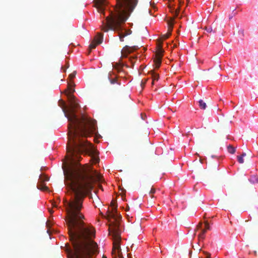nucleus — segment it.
Segmentation results:
<instances>
[{"instance_id": "10", "label": "nucleus", "mask_w": 258, "mask_h": 258, "mask_svg": "<svg viewBox=\"0 0 258 258\" xmlns=\"http://www.w3.org/2000/svg\"><path fill=\"white\" fill-rule=\"evenodd\" d=\"M150 74L152 76V85L154 84V83L155 81H158L159 80V74L156 73L153 70H152L151 71H150Z\"/></svg>"}, {"instance_id": "34", "label": "nucleus", "mask_w": 258, "mask_h": 258, "mask_svg": "<svg viewBox=\"0 0 258 258\" xmlns=\"http://www.w3.org/2000/svg\"><path fill=\"white\" fill-rule=\"evenodd\" d=\"M52 205H53V207H55L56 206V205H54V204H53Z\"/></svg>"}, {"instance_id": "18", "label": "nucleus", "mask_w": 258, "mask_h": 258, "mask_svg": "<svg viewBox=\"0 0 258 258\" xmlns=\"http://www.w3.org/2000/svg\"><path fill=\"white\" fill-rule=\"evenodd\" d=\"M205 30H206V31L208 33H212V32L215 33L216 32V30H213L212 28L211 27H205Z\"/></svg>"}, {"instance_id": "30", "label": "nucleus", "mask_w": 258, "mask_h": 258, "mask_svg": "<svg viewBox=\"0 0 258 258\" xmlns=\"http://www.w3.org/2000/svg\"><path fill=\"white\" fill-rule=\"evenodd\" d=\"M254 178H255V181L256 182H257V180H258L257 178H256V177H254Z\"/></svg>"}, {"instance_id": "39", "label": "nucleus", "mask_w": 258, "mask_h": 258, "mask_svg": "<svg viewBox=\"0 0 258 258\" xmlns=\"http://www.w3.org/2000/svg\"><path fill=\"white\" fill-rule=\"evenodd\" d=\"M232 10H233V11H234L235 10L233 9H232Z\"/></svg>"}, {"instance_id": "27", "label": "nucleus", "mask_w": 258, "mask_h": 258, "mask_svg": "<svg viewBox=\"0 0 258 258\" xmlns=\"http://www.w3.org/2000/svg\"><path fill=\"white\" fill-rule=\"evenodd\" d=\"M236 15V13H234L233 14L229 15V20H231L234 16Z\"/></svg>"}, {"instance_id": "6", "label": "nucleus", "mask_w": 258, "mask_h": 258, "mask_svg": "<svg viewBox=\"0 0 258 258\" xmlns=\"http://www.w3.org/2000/svg\"><path fill=\"white\" fill-rule=\"evenodd\" d=\"M103 35L100 33H97V35L94 37L89 45L90 50L94 49L98 44H101L103 41Z\"/></svg>"}, {"instance_id": "25", "label": "nucleus", "mask_w": 258, "mask_h": 258, "mask_svg": "<svg viewBox=\"0 0 258 258\" xmlns=\"http://www.w3.org/2000/svg\"><path fill=\"white\" fill-rule=\"evenodd\" d=\"M156 189L154 188H152L151 189L150 191V194L152 195L155 193Z\"/></svg>"}, {"instance_id": "31", "label": "nucleus", "mask_w": 258, "mask_h": 258, "mask_svg": "<svg viewBox=\"0 0 258 258\" xmlns=\"http://www.w3.org/2000/svg\"><path fill=\"white\" fill-rule=\"evenodd\" d=\"M45 180H48V177H45Z\"/></svg>"}, {"instance_id": "12", "label": "nucleus", "mask_w": 258, "mask_h": 258, "mask_svg": "<svg viewBox=\"0 0 258 258\" xmlns=\"http://www.w3.org/2000/svg\"><path fill=\"white\" fill-rule=\"evenodd\" d=\"M59 105L62 108V110L65 114V116H66V114H68V113H67V108L64 101L62 100H60L59 101Z\"/></svg>"}, {"instance_id": "36", "label": "nucleus", "mask_w": 258, "mask_h": 258, "mask_svg": "<svg viewBox=\"0 0 258 258\" xmlns=\"http://www.w3.org/2000/svg\"><path fill=\"white\" fill-rule=\"evenodd\" d=\"M144 116H146V115H144V116L143 115V117H144ZM142 118L144 119L143 118Z\"/></svg>"}, {"instance_id": "32", "label": "nucleus", "mask_w": 258, "mask_h": 258, "mask_svg": "<svg viewBox=\"0 0 258 258\" xmlns=\"http://www.w3.org/2000/svg\"><path fill=\"white\" fill-rule=\"evenodd\" d=\"M128 257L129 258H132V257H131V256L130 255V254H128Z\"/></svg>"}, {"instance_id": "35", "label": "nucleus", "mask_w": 258, "mask_h": 258, "mask_svg": "<svg viewBox=\"0 0 258 258\" xmlns=\"http://www.w3.org/2000/svg\"><path fill=\"white\" fill-rule=\"evenodd\" d=\"M49 212L52 213L53 212V211L52 210H50Z\"/></svg>"}, {"instance_id": "15", "label": "nucleus", "mask_w": 258, "mask_h": 258, "mask_svg": "<svg viewBox=\"0 0 258 258\" xmlns=\"http://www.w3.org/2000/svg\"><path fill=\"white\" fill-rule=\"evenodd\" d=\"M68 90L67 91V95L69 98V95H72V94L75 92V89L73 88V86L69 85L68 88Z\"/></svg>"}, {"instance_id": "13", "label": "nucleus", "mask_w": 258, "mask_h": 258, "mask_svg": "<svg viewBox=\"0 0 258 258\" xmlns=\"http://www.w3.org/2000/svg\"><path fill=\"white\" fill-rule=\"evenodd\" d=\"M161 59H162V58H160V57H159V58H156V57L155 58L154 62L156 68L158 69L160 67L161 63Z\"/></svg>"}, {"instance_id": "28", "label": "nucleus", "mask_w": 258, "mask_h": 258, "mask_svg": "<svg viewBox=\"0 0 258 258\" xmlns=\"http://www.w3.org/2000/svg\"><path fill=\"white\" fill-rule=\"evenodd\" d=\"M95 162L97 163L99 161V159L97 158H94Z\"/></svg>"}, {"instance_id": "7", "label": "nucleus", "mask_w": 258, "mask_h": 258, "mask_svg": "<svg viewBox=\"0 0 258 258\" xmlns=\"http://www.w3.org/2000/svg\"><path fill=\"white\" fill-rule=\"evenodd\" d=\"M106 0H95V6L99 12L103 13L105 15L104 7L106 6Z\"/></svg>"}, {"instance_id": "3", "label": "nucleus", "mask_w": 258, "mask_h": 258, "mask_svg": "<svg viewBox=\"0 0 258 258\" xmlns=\"http://www.w3.org/2000/svg\"><path fill=\"white\" fill-rule=\"evenodd\" d=\"M109 234L112 235L113 240L112 255L115 258L117 254L118 258H123L119 254L120 249V232L118 223H113L110 225L109 227Z\"/></svg>"}, {"instance_id": "33", "label": "nucleus", "mask_w": 258, "mask_h": 258, "mask_svg": "<svg viewBox=\"0 0 258 258\" xmlns=\"http://www.w3.org/2000/svg\"><path fill=\"white\" fill-rule=\"evenodd\" d=\"M102 258H107L105 256L103 255Z\"/></svg>"}, {"instance_id": "19", "label": "nucleus", "mask_w": 258, "mask_h": 258, "mask_svg": "<svg viewBox=\"0 0 258 258\" xmlns=\"http://www.w3.org/2000/svg\"><path fill=\"white\" fill-rule=\"evenodd\" d=\"M237 160L239 163L242 164L244 163V160H243V158L242 157V156H238L237 157Z\"/></svg>"}, {"instance_id": "1", "label": "nucleus", "mask_w": 258, "mask_h": 258, "mask_svg": "<svg viewBox=\"0 0 258 258\" xmlns=\"http://www.w3.org/2000/svg\"><path fill=\"white\" fill-rule=\"evenodd\" d=\"M72 105L69 113L66 114L68 125V144L67 146V161L62 165L64 175V183L68 192L71 194L69 201L64 200V206H83L84 198L93 188V183L100 182L102 176L96 171L88 166H82L77 163L79 154L83 152L95 153L93 145L83 137L93 135L96 131V121L94 119L82 115L78 118L75 109L79 106L73 95H69Z\"/></svg>"}, {"instance_id": "4", "label": "nucleus", "mask_w": 258, "mask_h": 258, "mask_svg": "<svg viewBox=\"0 0 258 258\" xmlns=\"http://www.w3.org/2000/svg\"><path fill=\"white\" fill-rule=\"evenodd\" d=\"M111 206L113 207L111 212H108V214L107 215V219L110 221V219H113L115 220V222L114 223H118L117 222L118 219L121 218V216L118 215L117 214V206L116 205V203L112 201L111 203ZM113 222L112 223H113Z\"/></svg>"}, {"instance_id": "11", "label": "nucleus", "mask_w": 258, "mask_h": 258, "mask_svg": "<svg viewBox=\"0 0 258 258\" xmlns=\"http://www.w3.org/2000/svg\"><path fill=\"white\" fill-rule=\"evenodd\" d=\"M171 34V32L170 31H168V32L165 34H164L163 35L161 38L159 40V41H160V43H159L158 44H162V42L164 40H165L166 39H167Z\"/></svg>"}, {"instance_id": "8", "label": "nucleus", "mask_w": 258, "mask_h": 258, "mask_svg": "<svg viewBox=\"0 0 258 258\" xmlns=\"http://www.w3.org/2000/svg\"><path fill=\"white\" fill-rule=\"evenodd\" d=\"M138 48V47L137 46L130 47L126 45L123 48L121 51V55L124 57H127L128 54L137 50Z\"/></svg>"}, {"instance_id": "2", "label": "nucleus", "mask_w": 258, "mask_h": 258, "mask_svg": "<svg viewBox=\"0 0 258 258\" xmlns=\"http://www.w3.org/2000/svg\"><path fill=\"white\" fill-rule=\"evenodd\" d=\"M138 4V0H116V7L114 11H110L109 15L106 18V22H103L101 30L106 32L109 30L116 31L120 41H124V38L132 34L130 29L124 28L126 21L127 12L133 11Z\"/></svg>"}, {"instance_id": "37", "label": "nucleus", "mask_w": 258, "mask_h": 258, "mask_svg": "<svg viewBox=\"0 0 258 258\" xmlns=\"http://www.w3.org/2000/svg\"><path fill=\"white\" fill-rule=\"evenodd\" d=\"M144 116H146V115H144V116L143 115V117H144ZM142 118L144 119L143 118Z\"/></svg>"}, {"instance_id": "24", "label": "nucleus", "mask_w": 258, "mask_h": 258, "mask_svg": "<svg viewBox=\"0 0 258 258\" xmlns=\"http://www.w3.org/2000/svg\"><path fill=\"white\" fill-rule=\"evenodd\" d=\"M203 253L207 255L206 258H211V254L210 253L206 251H203Z\"/></svg>"}, {"instance_id": "5", "label": "nucleus", "mask_w": 258, "mask_h": 258, "mask_svg": "<svg viewBox=\"0 0 258 258\" xmlns=\"http://www.w3.org/2000/svg\"><path fill=\"white\" fill-rule=\"evenodd\" d=\"M203 223L202 222H200L198 224V225L197 226V228L196 231L201 229V232L198 235V238L200 240H203L205 238V234L207 232L208 230H210V225L207 221H206L205 222V228H202Z\"/></svg>"}, {"instance_id": "22", "label": "nucleus", "mask_w": 258, "mask_h": 258, "mask_svg": "<svg viewBox=\"0 0 258 258\" xmlns=\"http://www.w3.org/2000/svg\"><path fill=\"white\" fill-rule=\"evenodd\" d=\"M38 188L43 190H47L48 189V187L45 185H42L41 187H38Z\"/></svg>"}, {"instance_id": "29", "label": "nucleus", "mask_w": 258, "mask_h": 258, "mask_svg": "<svg viewBox=\"0 0 258 258\" xmlns=\"http://www.w3.org/2000/svg\"><path fill=\"white\" fill-rule=\"evenodd\" d=\"M245 156H246V153H243L240 156H242V157L243 158Z\"/></svg>"}, {"instance_id": "20", "label": "nucleus", "mask_w": 258, "mask_h": 258, "mask_svg": "<svg viewBox=\"0 0 258 258\" xmlns=\"http://www.w3.org/2000/svg\"><path fill=\"white\" fill-rule=\"evenodd\" d=\"M110 82L112 84H114L115 83H117L118 85H120V83L117 82V80L116 79H113L110 80Z\"/></svg>"}, {"instance_id": "14", "label": "nucleus", "mask_w": 258, "mask_h": 258, "mask_svg": "<svg viewBox=\"0 0 258 258\" xmlns=\"http://www.w3.org/2000/svg\"><path fill=\"white\" fill-rule=\"evenodd\" d=\"M173 21L174 19H171L170 20H168L167 22L168 29V31H170L172 32V29L173 27Z\"/></svg>"}, {"instance_id": "16", "label": "nucleus", "mask_w": 258, "mask_h": 258, "mask_svg": "<svg viewBox=\"0 0 258 258\" xmlns=\"http://www.w3.org/2000/svg\"><path fill=\"white\" fill-rule=\"evenodd\" d=\"M199 106L202 109H205L207 107V104L203 100L200 99L199 101Z\"/></svg>"}, {"instance_id": "40", "label": "nucleus", "mask_w": 258, "mask_h": 258, "mask_svg": "<svg viewBox=\"0 0 258 258\" xmlns=\"http://www.w3.org/2000/svg\"><path fill=\"white\" fill-rule=\"evenodd\" d=\"M232 10H233V11H234L235 10L233 9H232Z\"/></svg>"}, {"instance_id": "38", "label": "nucleus", "mask_w": 258, "mask_h": 258, "mask_svg": "<svg viewBox=\"0 0 258 258\" xmlns=\"http://www.w3.org/2000/svg\"><path fill=\"white\" fill-rule=\"evenodd\" d=\"M143 114H141L142 118H143Z\"/></svg>"}, {"instance_id": "9", "label": "nucleus", "mask_w": 258, "mask_h": 258, "mask_svg": "<svg viewBox=\"0 0 258 258\" xmlns=\"http://www.w3.org/2000/svg\"><path fill=\"white\" fill-rule=\"evenodd\" d=\"M157 47L158 50L156 51L155 57L159 58V57H160V58H162L163 53L162 45L161 44H158Z\"/></svg>"}, {"instance_id": "26", "label": "nucleus", "mask_w": 258, "mask_h": 258, "mask_svg": "<svg viewBox=\"0 0 258 258\" xmlns=\"http://www.w3.org/2000/svg\"><path fill=\"white\" fill-rule=\"evenodd\" d=\"M146 81L147 80H145L144 81L143 80L142 81L141 85L142 87H143L145 85V84L146 83Z\"/></svg>"}, {"instance_id": "21", "label": "nucleus", "mask_w": 258, "mask_h": 258, "mask_svg": "<svg viewBox=\"0 0 258 258\" xmlns=\"http://www.w3.org/2000/svg\"><path fill=\"white\" fill-rule=\"evenodd\" d=\"M76 71H74V72H73L72 74H71L69 76V77L71 79H73V78H74L76 76Z\"/></svg>"}, {"instance_id": "23", "label": "nucleus", "mask_w": 258, "mask_h": 258, "mask_svg": "<svg viewBox=\"0 0 258 258\" xmlns=\"http://www.w3.org/2000/svg\"><path fill=\"white\" fill-rule=\"evenodd\" d=\"M178 13H179V9H177L176 10H175L174 11V17H177L178 15Z\"/></svg>"}, {"instance_id": "17", "label": "nucleus", "mask_w": 258, "mask_h": 258, "mask_svg": "<svg viewBox=\"0 0 258 258\" xmlns=\"http://www.w3.org/2000/svg\"><path fill=\"white\" fill-rule=\"evenodd\" d=\"M228 152L230 154H234L235 152V148L233 147L232 145H229L227 147Z\"/></svg>"}]
</instances>
